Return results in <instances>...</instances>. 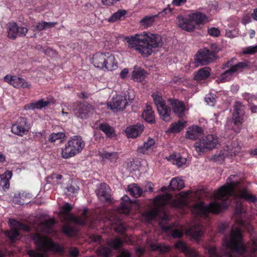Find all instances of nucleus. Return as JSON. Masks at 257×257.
Instances as JSON below:
<instances>
[{
	"instance_id": "4d7b16f0",
	"label": "nucleus",
	"mask_w": 257,
	"mask_h": 257,
	"mask_svg": "<svg viewBox=\"0 0 257 257\" xmlns=\"http://www.w3.org/2000/svg\"><path fill=\"white\" fill-rule=\"evenodd\" d=\"M45 29V21L38 22L34 26V31H40Z\"/></svg>"
},
{
	"instance_id": "f704fd0d",
	"label": "nucleus",
	"mask_w": 257,
	"mask_h": 257,
	"mask_svg": "<svg viewBox=\"0 0 257 257\" xmlns=\"http://www.w3.org/2000/svg\"><path fill=\"white\" fill-rule=\"evenodd\" d=\"M155 143V140L153 139L149 138L147 142H145L143 145L138 147V152L141 154H146L149 150L152 148Z\"/></svg>"
},
{
	"instance_id": "412c9836",
	"label": "nucleus",
	"mask_w": 257,
	"mask_h": 257,
	"mask_svg": "<svg viewBox=\"0 0 257 257\" xmlns=\"http://www.w3.org/2000/svg\"><path fill=\"white\" fill-rule=\"evenodd\" d=\"M91 106L87 103H79L75 112V115L81 118H86L90 112Z\"/></svg>"
},
{
	"instance_id": "7c9ffc66",
	"label": "nucleus",
	"mask_w": 257,
	"mask_h": 257,
	"mask_svg": "<svg viewBox=\"0 0 257 257\" xmlns=\"http://www.w3.org/2000/svg\"><path fill=\"white\" fill-rule=\"evenodd\" d=\"M121 200L122 202L120 204L118 211L120 213L127 214L130 210L131 202L127 195H124L121 198Z\"/></svg>"
},
{
	"instance_id": "473e14b6",
	"label": "nucleus",
	"mask_w": 257,
	"mask_h": 257,
	"mask_svg": "<svg viewBox=\"0 0 257 257\" xmlns=\"http://www.w3.org/2000/svg\"><path fill=\"white\" fill-rule=\"evenodd\" d=\"M210 68L207 67L199 69L194 76V79L198 81L207 78L210 75Z\"/></svg>"
},
{
	"instance_id": "0e129e2a",
	"label": "nucleus",
	"mask_w": 257,
	"mask_h": 257,
	"mask_svg": "<svg viewBox=\"0 0 257 257\" xmlns=\"http://www.w3.org/2000/svg\"><path fill=\"white\" fill-rule=\"evenodd\" d=\"M57 24V22H45V29L51 28L54 27L55 25Z\"/></svg>"
},
{
	"instance_id": "5701e85b",
	"label": "nucleus",
	"mask_w": 257,
	"mask_h": 257,
	"mask_svg": "<svg viewBox=\"0 0 257 257\" xmlns=\"http://www.w3.org/2000/svg\"><path fill=\"white\" fill-rule=\"evenodd\" d=\"M70 219L74 223L82 226L91 225V221L87 216V210L85 209L80 216H71Z\"/></svg>"
},
{
	"instance_id": "b1692460",
	"label": "nucleus",
	"mask_w": 257,
	"mask_h": 257,
	"mask_svg": "<svg viewBox=\"0 0 257 257\" xmlns=\"http://www.w3.org/2000/svg\"><path fill=\"white\" fill-rule=\"evenodd\" d=\"M96 194L99 199L102 201L110 199L109 187L105 183L100 184L99 188L96 191Z\"/></svg>"
},
{
	"instance_id": "dca6fc26",
	"label": "nucleus",
	"mask_w": 257,
	"mask_h": 257,
	"mask_svg": "<svg viewBox=\"0 0 257 257\" xmlns=\"http://www.w3.org/2000/svg\"><path fill=\"white\" fill-rule=\"evenodd\" d=\"M4 80L15 88H29L30 86L24 79L16 76L7 75L4 77Z\"/></svg>"
},
{
	"instance_id": "a211bd4d",
	"label": "nucleus",
	"mask_w": 257,
	"mask_h": 257,
	"mask_svg": "<svg viewBox=\"0 0 257 257\" xmlns=\"http://www.w3.org/2000/svg\"><path fill=\"white\" fill-rule=\"evenodd\" d=\"M144 129V126L141 123L131 125L125 128V133L128 138H136L140 136Z\"/></svg>"
},
{
	"instance_id": "7ed1b4c3",
	"label": "nucleus",
	"mask_w": 257,
	"mask_h": 257,
	"mask_svg": "<svg viewBox=\"0 0 257 257\" xmlns=\"http://www.w3.org/2000/svg\"><path fill=\"white\" fill-rule=\"evenodd\" d=\"M128 46L135 48L145 57L149 56L153 52V48L162 46V38L159 35L144 32L130 37L125 38Z\"/></svg>"
},
{
	"instance_id": "bb28decb",
	"label": "nucleus",
	"mask_w": 257,
	"mask_h": 257,
	"mask_svg": "<svg viewBox=\"0 0 257 257\" xmlns=\"http://www.w3.org/2000/svg\"><path fill=\"white\" fill-rule=\"evenodd\" d=\"M55 221L52 218L46 219L40 223L39 227L42 232L46 233H52L53 232V226Z\"/></svg>"
},
{
	"instance_id": "39448f33",
	"label": "nucleus",
	"mask_w": 257,
	"mask_h": 257,
	"mask_svg": "<svg viewBox=\"0 0 257 257\" xmlns=\"http://www.w3.org/2000/svg\"><path fill=\"white\" fill-rule=\"evenodd\" d=\"M36 246L35 250H30L28 253L31 257H45V253L49 250L57 252L62 250V247L54 243L51 238L37 234L34 238Z\"/></svg>"
},
{
	"instance_id": "ddd939ff",
	"label": "nucleus",
	"mask_w": 257,
	"mask_h": 257,
	"mask_svg": "<svg viewBox=\"0 0 257 257\" xmlns=\"http://www.w3.org/2000/svg\"><path fill=\"white\" fill-rule=\"evenodd\" d=\"M10 222L13 226L11 230H7L5 232V235L9 238L12 242H13L20 235L18 230H24L26 231H29V227L24 224L21 223L14 219H10Z\"/></svg>"
},
{
	"instance_id": "c85d7f7f",
	"label": "nucleus",
	"mask_w": 257,
	"mask_h": 257,
	"mask_svg": "<svg viewBox=\"0 0 257 257\" xmlns=\"http://www.w3.org/2000/svg\"><path fill=\"white\" fill-rule=\"evenodd\" d=\"M50 103L49 101L41 99L36 102H32L26 105L24 108L26 110H34L35 109H41L47 106Z\"/></svg>"
},
{
	"instance_id": "864d4df0",
	"label": "nucleus",
	"mask_w": 257,
	"mask_h": 257,
	"mask_svg": "<svg viewBox=\"0 0 257 257\" xmlns=\"http://www.w3.org/2000/svg\"><path fill=\"white\" fill-rule=\"evenodd\" d=\"M205 101L210 106H214L215 102V98L211 94H208L205 97Z\"/></svg>"
},
{
	"instance_id": "58836bf2",
	"label": "nucleus",
	"mask_w": 257,
	"mask_h": 257,
	"mask_svg": "<svg viewBox=\"0 0 257 257\" xmlns=\"http://www.w3.org/2000/svg\"><path fill=\"white\" fill-rule=\"evenodd\" d=\"M186 122L183 120H179L177 122L173 123L169 131L171 133H178L182 130L186 126Z\"/></svg>"
},
{
	"instance_id": "f257e3e1",
	"label": "nucleus",
	"mask_w": 257,
	"mask_h": 257,
	"mask_svg": "<svg viewBox=\"0 0 257 257\" xmlns=\"http://www.w3.org/2000/svg\"><path fill=\"white\" fill-rule=\"evenodd\" d=\"M235 175H230L227 179L226 185L222 186L214 195V201L208 205L204 202L197 203L192 208V212L197 216L206 215L208 213H217L223 209L226 208L230 201L233 200L236 203L235 213L241 214L243 208L240 199L255 203L257 202L255 196L251 194L247 189L238 180H233Z\"/></svg>"
},
{
	"instance_id": "49530a36",
	"label": "nucleus",
	"mask_w": 257,
	"mask_h": 257,
	"mask_svg": "<svg viewBox=\"0 0 257 257\" xmlns=\"http://www.w3.org/2000/svg\"><path fill=\"white\" fill-rule=\"evenodd\" d=\"M107 243L111 247L118 249L121 245L122 242L120 238H115L108 240Z\"/></svg>"
},
{
	"instance_id": "603ef678",
	"label": "nucleus",
	"mask_w": 257,
	"mask_h": 257,
	"mask_svg": "<svg viewBox=\"0 0 257 257\" xmlns=\"http://www.w3.org/2000/svg\"><path fill=\"white\" fill-rule=\"evenodd\" d=\"M248 64L245 62H240L234 65L231 66L232 69H233L234 72H236L238 70L244 69L246 67H247Z\"/></svg>"
},
{
	"instance_id": "ea45409f",
	"label": "nucleus",
	"mask_w": 257,
	"mask_h": 257,
	"mask_svg": "<svg viewBox=\"0 0 257 257\" xmlns=\"http://www.w3.org/2000/svg\"><path fill=\"white\" fill-rule=\"evenodd\" d=\"M126 13L127 12L125 10H119L116 12L112 14L111 17L108 19V21L110 23L115 22L121 20V18L124 17Z\"/></svg>"
},
{
	"instance_id": "6ab92c4d",
	"label": "nucleus",
	"mask_w": 257,
	"mask_h": 257,
	"mask_svg": "<svg viewBox=\"0 0 257 257\" xmlns=\"http://www.w3.org/2000/svg\"><path fill=\"white\" fill-rule=\"evenodd\" d=\"M203 133V130L201 127L193 125L188 128L186 137L188 139L194 140L201 137Z\"/></svg>"
},
{
	"instance_id": "052dcab7",
	"label": "nucleus",
	"mask_w": 257,
	"mask_h": 257,
	"mask_svg": "<svg viewBox=\"0 0 257 257\" xmlns=\"http://www.w3.org/2000/svg\"><path fill=\"white\" fill-rule=\"evenodd\" d=\"M121 0H101V3L103 6L110 7L115 5Z\"/></svg>"
},
{
	"instance_id": "4468645a",
	"label": "nucleus",
	"mask_w": 257,
	"mask_h": 257,
	"mask_svg": "<svg viewBox=\"0 0 257 257\" xmlns=\"http://www.w3.org/2000/svg\"><path fill=\"white\" fill-rule=\"evenodd\" d=\"M8 36L12 39L16 38L18 35L20 37L26 36L28 29L24 27H19L15 22H10L7 24Z\"/></svg>"
},
{
	"instance_id": "e433bc0d",
	"label": "nucleus",
	"mask_w": 257,
	"mask_h": 257,
	"mask_svg": "<svg viewBox=\"0 0 257 257\" xmlns=\"http://www.w3.org/2000/svg\"><path fill=\"white\" fill-rule=\"evenodd\" d=\"M99 155L103 159H107L112 163L116 162L118 158V154L116 152L109 153L103 151L100 152Z\"/></svg>"
},
{
	"instance_id": "3c124183",
	"label": "nucleus",
	"mask_w": 257,
	"mask_h": 257,
	"mask_svg": "<svg viewBox=\"0 0 257 257\" xmlns=\"http://www.w3.org/2000/svg\"><path fill=\"white\" fill-rule=\"evenodd\" d=\"M155 16H146L141 21V23L145 26L148 27L151 25L154 21Z\"/></svg>"
},
{
	"instance_id": "8fccbe9b",
	"label": "nucleus",
	"mask_w": 257,
	"mask_h": 257,
	"mask_svg": "<svg viewBox=\"0 0 257 257\" xmlns=\"http://www.w3.org/2000/svg\"><path fill=\"white\" fill-rule=\"evenodd\" d=\"M79 189V187L75 183L71 184L66 188L68 194L72 195L77 193Z\"/></svg>"
},
{
	"instance_id": "c9c22d12",
	"label": "nucleus",
	"mask_w": 257,
	"mask_h": 257,
	"mask_svg": "<svg viewBox=\"0 0 257 257\" xmlns=\"http://www.w3.org/2000/svg\"><path fill=\"white\" fill-rule=\"evenodd\" d=\"M142 116L146 121L149 123H153L155 122L154 111L150 106H147L146 109L142 113Z\"/></svg>"
},
{
	"instance_id": "6e6d98bb",
	"label": "nucleus",
	"mask_w": 257,
	"mask_h": 257,
	"mask_svg": "<svg viewBox=\"0 0 257 257\" xmlns=\"http://www.w3.org/2000/svg\"><path fill=\"white\" fill-rule=\"evenodd\" d=\"M232 149H230V154L231 156L236 155V154L240 151V148L238 146L237 144L233 142L231 144Z\"/></svg>"
},
{
	"instance_id": "bf43d9fd",
	"label": "nucleus",
	"mask_w": 257,
	"mask_h": 257,
	"mask_svg": "<svg viewBox=\"0 0 257 257\" xmlns=\"http://www.w3.org/2000/svg\"><path fill=\"white\" fill-rule=\"evenodd\" d=\"M208 33L210 36L218 37L219 36L220 32L218 29L215 27H212L208 29Z\"/></svg>"
},
{
	"instance_id": "79ce46f5",
	"label": "nucleus",
	"mask_w": 257,
	"mask_h": 257,
	"mask_svg": "<svg viewBox=\"0 0 257 257\" xmlns=\"http://www.w3.org/2000/svg\"><path fill=\"white\" fill-rule=\"evenodd\" d=\"M36 49L49 57H53L56 55L54 50L48 47H42L39 45L36 46Z\"/></svg>"
},
{
	"instance_id": "a878e982",
	"label": "nucleus",
	"mask_w": 257,
	"mask_h": 257,
	"mask_svg": "<svg viewBox=\"0 0 257 257\" xmlns=\"http://www.w3.org/2000/svg\"><path fill=\"white\" fill-rule=\"evenodd\" d=\"M106 59L104 64V69L105 70L112 71L117 67V62L113 55L108 53H106Z\"/></svg>"
},
{
	"instance_id": "2eb2a0df",
	"label": "nucleus",
	"mask_w": 257,
	"mask_h": 257,
	"mask_svg": "<svg viewBox=\"0 0 257 257\" xmlns=\"http://www.w3.org/2000/svg\"><path fill=\"white\" fill-rule=\"evenodd\" d=\"M128 103L125 96L117 95L112 98V102L107 103V106L113 112H117L123 110Z\"/></svg>"
},
{
	"instance_id": "c756f323",
	"label": "nucleus",
	"mask_w": 257,
	"mask_h": 257,
	"mask_svg": "<svg viewBox=\"0 0 257 257\" xmlns=\"http://www.w3.org/2000/svg\"><path fill=\"white\" fill-rule=\"evenodd\" d=\"M166 232H170L172 236L174 238L181 237L183 235V232L185 230L182 226L178 228L173 227L171 226H165L164 228Z\"/></svg>"
},
{
	"instance_id": "13d9d810",
	"label": "nucleus",
	"mask_w": 257,
	"mask_h": 257,
	"mask_svg": "<svg viewBox=\"0 0 257 257\" xmlns=\"http://www.w3.org/2000/svg\"><path fill=\"white\" fill-rule=\"evenodd\" d=\"M72 207L68 203L64 204L62 207V212L66 216H69V212L72 209Z\"/></svg>"
},
{
	"instance_id": "4c0bfd02",
	"label": "nucleus",
	"mask_w": 257,
	"mask_h": 257,
	"mask_svg": "<svg viewBox=\"0 0 257 257\" xmlns=\"http://www.w3.org/2000/svg\"><path fill=\"white\" fill-rule=\"evenodd\" d=\"M145 72L142 68H135L132 73V78L135 81L141 82L145 77Z\"/></svg>"
},
{
	"instance_id": "423d86ee",
	"label": "nucleus",
	"mask_w": 257,
	"mask_h": 257,
	"mask_svg": "<svg viewBox=\"0 0 257 257\" xmlns=\"http://www.w3.org/2000/svg\"><path fill=\"white\" fill-rule=\"evenodd\" d=\"M208 22L206 15L201 12L191 14L188 18L178 15L176 19L178 26L188 32L193 31L196 25H203Z\"/></svg>"
},
{
	"instance_id": "09e8293b",
	"label": "nucleus",
	"mask_w": 257,
	"mask_h": 257,
	"mask_svg": "<svg viewBox=\"0 0 257 257\" xmlns=\"http://www.w3.org/2000/svg\"><path fill=\"white\" fill-rule=\"evenodd\" d=\"M234 71L232 69L231 67L228 70L224 72L220 76V79L222 82H225L227 80L229 79L230 77L233 73Z\"/></svg>"
},
{
	"instance_id": "1a4fd4ad",
	"label": "nucleus",
	"mask_w": 257,
	"mask_h": 257,
	"mask_svg": "<svg viewBox=\"0 0 257 257\" xmlns=\"http://www.w3.org/2000/svg\"><path fill=\"white\" fill-rule=\"evenodd\" d=\"M219 49L216 44L211 45L210 49L204 48L198 52L195 58V63L197 66L206 65L212 62L217 58V53Z\"/></svg>"
},
{
	"instance_id": "f8f14e48",
	"label": "nucleus",
	"mask_w": 257,
	"mask_h": 257,
	"mask_svg": "<svg viewBox=\"0 0 257 257\" xmlns=\"http://www.w3.org/2000/svg\"><path fill=\"white\" fill-rule=\"evenodd\" d=\"M31 124L26 118L20 117L12 124L11 131L15 135L23 137L28 134Z\"/></svg>"
},
{
	"instance_id": "5fc2aeb1",
	"label": "nucleus",
	"mask_w": 257,
	"mask_h": 257,
	"mask_svg": "<svg viewBox=\"0 0 257 257\" xmlns=\"http://www.w3.org/2000/svg\"><path fill=\"white\" fill-rule=\"evenodd\" d=\"M257 52V45L254 46H249L246 48L242 52L244 54H253Z\"/></svg>"
},
{
	"instance_id": "cd10ccee",
	"label": "nucleus",
	"mask_w": 257,
	"mask_h": 257,
	"mask_svg": "<svg viewBox=\"0 0 257 257\" xmlns=\"http://www.w3.org/2000/svg\"><path fill=\"white\" fill-rule=\"evenodd\" d=\"M128 191L133 197L138 198L143 196L146 192L148 191L146 188L144 190L138 186L137 184H133L128 186Z\"/></svg>"
},
{
	"instance_id": "c03bdc74",
	"label": "nucleus",
	"mask_w": 257,
	"mask_h": 257,
	"mask_svg": "<svg viewBox=\"0 0 257 257\" xmlns=\"http://www.w3.org/2000/svg\"><path fill=\"white\" fill-rule=\"evenodd\" d=\"M62 231L69 236L76 235L78 233L77 229L67 225H65L63 227Z\"/></svg>"
},
{
	"instance_id": "9d476101",
	"label": "nucleus",
	"mask_w": 257,
	"mask_h": 257,
	"mask_svg": "<svg viewBox=\"0 0 257 257\" xmlns=\"http://www.w3.org/2000/svg\"><path fill=\"white\" fill-rule=\"evenodd\" d=\"M154 103L157 107L158 113L165 121H168L170 119L171 114V108L168 106L163 99L160 93L159 92H154L152 94Z\"/></svg>"
},
{
	"instance_id": "393cba45",
	"label": "nucleus",
	"mask_w": 257,
	"mask_h": 257,
	"mask_svg": "<svg viewBox=\"0 0 257 257\" xmlns=\"http://www.w3.org/2000/svg\"><path fill=\"white\" fill-rule=\"evenodd\" d=\"M106 59V53H97L93 56L92 63L95 67L104 69Z\"/></svg>"
},
{
	"instance_id": "338daca9",
	"label": "nucleus",
	"mask_w": 257,
	"mask_h": 257,
	"mask_svg": "<svg viewBox=\"0 0 257 257\" xmlns=\"http://www.w3.org/2000/svg\"><path fill=\"white\" fill-rule=\"evenodd\" d=\"M91 240L95 242H100L101 237L99 235H92L90 236Z\"/></svg>"
},
{
	"instance_id": "a19ab883",
	"label": "nucleus",
	"mask_w": 257,
	"mask_h": 257,
	"mask_svg": "<svg viewBox=\"0 0 257 257\" xmlns=\"http://www.w3.org/2000/svg\"><path fill=\"white\" fill-rule=\"evenodd\" d=\"M170 157L172 158L173 163L176 165L178 167H181L186 163V159L181 157L180 154L170 156Z\"/></svg>"
},
{
	"instance_id": "6e6552de",
	"label": "nucleus",
	"mask_w": 257,
	"mask_h": 257,
	"mask_svg": "<svg viewBox=\"0 0 257 257\" xmlns=\"http://www.w3.org/2000/svg\"><path fill=\"white\" fill-rule=\"evenodd\" d=\"M244 106L240 102L236 101L233 106L232 120L230 125L226 124V128L233 131L235 133H239L242 128Z\"/></svg>"
},
{
	"instance_id": "680f3d73",
	"label": "nucleus",
	"mask_w": 257,
	"mask_h": 257,
	"mask_svg": "<svg viewBox=\"0 0 257 257\" xmlns=\"http://www.w3.org/2000/svg\"><path fill=\"white\" fill-rule=\"evenodd\" d=\"M242 96L243 98L247 100L249 103H250L253 100L256 99V97L254 95L247 92L243 93Z\"/></svg>"
},
{
	"instance_id": "774afa93",
	"label": "nucleus",
	"mask_w": 257,
	"mask_h": 257,
	"mask_svg": "<svg viewBox=\"0 0 257 257\" xmlns=\"http://www.w3.org/2000/svg\"><path fill=\"white\" fill-rule=\"evenodd\" d=\"M171 12V9L167 8L164 9L162 12H161L159 15L160 16H164L165 15L170 13Z\"/></svg>"
},
{
	"instance_id": "e2e57ef3",
	"label": "nucleus",
	"mask_w": 257,
	"mask_h": 257,
	"mask_svg": "<svg viewBox=\"0 0 257 257\" xmlns=\"http://www.w3.org/2000/svg\"><path fill=\"white\" fill-rule=\"evenodd\" d=\"M70 255L71 256L76 257L78 255V250L76 248H72L69 251Z\"/></svg>"
},
{
	"instance_id": "20e7f679",
	"label": "nucleus",
	"mask_w": 257,
	"mask_h": 257,
	"mask_svg": "<svg viewBox=\"0 0 257 257\" xmlns=\"http://www.w3.org/2000/svg\"><path fill=\"white\" fill-rule=\"evenodd\" d=\"M154 204L155 208L146 213V218L148 220L155 219L157 216H160L161 213L163 214V219L167 220L168 216L165 211L164 205L168 204L174 207H178L180 205L179 201L173 199L172 195L169 193L156 196Z\"/></svg>"
},
{
	"instance_id": "f03ea898",
	"label": "nucleus",
	"mask_w": 257,
	"mask_h": 257,
	"mask_svg": "<svg viewBox=\"0 0 257 257\" xmlns=\"http://www.w3.org/2000/svg\"><path fill=\"white\" fill-rule=\"evenodd\" d=\"M207 250L209 257H236L235 253H243L245 246L242 241L240 229H232L229 238L224 237L221 253H219L214 246H208Z\"/></svg>"
},
{
	"instance_id": "4be33fe9",
	"label": "nucleus",
	"mask_w": 257,
	"mask_h": 257,
	"mask_svg": "<svg viewBox=\"0 0 257 257\" xmlns=\"http://www.w3.org/2000/svg\"><path fill=\"white\" fill-rule=\"evenodd\" d=\"M186 233L197 240L203 234V227L200 224H195L187 229Z\"/></svg>"
},
{
	"instance_id": "72a5a7b5",
	"label": "nucleus",
	"mask_w": 257,
	"mask_h": 257,
	"mask_svg": "<svg viewBox=\"0 0 257 257\" xmlns=\"http://www.w3.org/2000/svg\"><path fill=\"white\" fill-rule=\"evenodd\" d=\"M184 186L185 185L183 180L179 177H176L171 180L169 187L171 190H179L183 189Z\"/></svg>"
},
{
	"instance_id": "9b49d317",
	"label": "nucleus",
	"mask_w": 257,
	"mask_h": 257,
	"mask_svg": "<svg viewBox=\"0 0 257 257\" xmlns=\"http://www.w3.org/2000/svg\"><path fill=\"white\" fill-rule=\"evenodd\" d=\"M218 144V138L212 135L204 137L199 142H195L194 147L197 152H203L213 149Z\"/></svg>"
},
{
	"instance_id": "0eeeda50",
	"label": "nucleus",
	"mask_w": 257,
	"mask_h": 257,
	"mask_svg": "<svg viewBox=\"0 0 257 257\" xmlns=\"http://www.w3.org/2000/svg\"><path fill=\"white\" fill-rule=\"evenodd\" d=\"M85 146L82 138L78 136H73L62 149L61 156L64 159H68L80 153Z\"/></svg>"
},
{
	"instance_id": "69168bd1",
	"label": "nucleus",
	"mask_w": 257,
	"mask_h": 257,
	"mask_svg": "<svg viewBox=\"0 0 257 257\" xmlns=\"http://www.w3.org/2000/svg\"><path fill=\"white\" fill-rule=\"evenodd\" d=\"M128 73V70L127 68H124L121 70L120 73V76L121 78H125Z\"/></svg>"
},
{
	"instance_id": "aec40b11",
	"label": "nucleus",
	"mask_w": 257,
	"mask_h": 257,
	"mask_svg": "<svg viewBox=\"0 0 257 257\" xmlns=\"http://www.w3.org/2000/svg\"><path fill=\"white\" fill-rule=\"evenodd\" d=\"M169 101L172 106L174 112L179 117H181L184 115V112L185 109L184 104L177 99H169Z\"/></svg>"
},
{
	"instance_id": "de8ad7c7",
	"label": "nucleus",
	"mask_w": 257,
	"mask_h": 257,
	"mask_svg": "<svg viewBox=\"0 0 257 257\" xmlns=\"http://www.w3.org/2000/svg\"><path fill=\"white\" fill-rule=\"evenodd\" d=\"M111 252V249L107 246L100 247L97 251L98 254L102 257H108Z\"/></svg>"
},
{
	"instance_id": "37998d69",
	"label": "nucleus",
	"mask_w": 257,
	"mask_h": 257,
	"mask_svg": "<svg viewBox=\"0 0 257 257\" xmlns=\"http://www.w3.org/2000/svg\"><path fill=\"white\" fill-rule=\"evenodd\" d=\"M99 128L108 137H112L114 132L113 128L107 124L101 123Z\"/></svg>"
},
{
	"instance_id": "f3484780",
	"label": "nucleus",
	"mask_w": 257,
	"mask_h": 257,
	"mask_svg": "<svg viewBox=\"0 0 257 257\" xmlns=\"http://www.w3.org/2000/svg\"><path fill=\"white\" fill-rule=\"evenodd\" d=\"M175 246L184 252L187 257H202L195 249L190 248L184 242L181 240L176 242Z\"/></svg>"
},
{
	"instance_id": "a18cd8bd",
	"label": "nucleus",
	"mask_w": 257,
	"mask_h": 257,
	"mask_svg": "<svg viewBox=\"0 0 257 257\" xmlns=\"http://www.w3.org/2000/svg\"><path fill=\"white\" fill-rule=\"evenodd\" d=\"M65 137V134L63 132L51 134L48 138L50 142L54 143L58 140L64 139Z\"/></svg>"
},
{
	"instance_id": "2f4dec72",
	"label": "nucleus",
	"mask_w": 257,
	"mask_h": 257,
	"mask_svg": "<svg viewBox=\"0 0 257 257\" xmlns=\"http://www.w3.org/2000/svg\"><path fill=\"white\" fill-rule=\"evenodd\" d=\"M12 176V172L7 171L4 174L0 175V187L4 190L10 187V179Z\"/></svg>"
}]
</instances>
